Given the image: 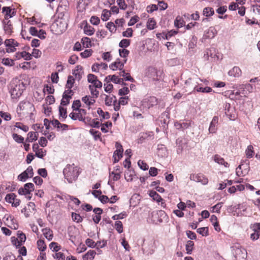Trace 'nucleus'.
<instances>
[{
    "mask_svg": "<svg viewBox=\"0 0 260 260\" xmlns=\"http://www.w3.org/2000/svg\"><path fill=\"white\" fill-rule=\"evenodd\" d=\"M75 83V79L74 77L71 75L69 76L68 77V80L67 82V84L66 85V88H70L73 87Z\"/></svg>",
    "mask_w": 260,
    "mask_h": 260,
    "instance_id": "obj_44",
    "label": "nucleus"
},
{
    "mask_svg": "<svg viewBox=\"0 0 260 260\" xmlns=\"http://www.w3.org/2000/svg\"><path fill=\"white\" fill-rule=\"evenodd\" d=\"M156 26V22L153 18L149 19L147 23V27L149 30L154 29Z\"/></svg>",
    "mask_w": 260,
    "mask_h": 260,
    "instance_id": "obj_47",
    "label": "nucleus"
},
{
    "mask_svg": "<svg viewBox=\"0 0 260 260\" xmlns=\"http://www.w3.org/2000/svg\"><path fill=\"white\" fill-rule=\"evenodd\" d=\"M190 179L197 182H200L206 185L208 182V179L202 174H192L190 176Z\"/></svg>",
    "mask_w": 260,
    "mask_h": 260,
    "instance_id": "obj_15",
    "label": "nucleus"
},
{
    "mask_svg": "<svg viewBox=\"0 0 260 260\" xmlns=\"http://www.w3.org/2000/svg\"><path fill=\"white\" fill-rule=\"evenodd\" d=\"M107 68L108 66L105 63H95L92 66L91 70L93 72H98L100 69L105 70L107 69Z\"/></svg>",
    "mask_w": 260,
    "mask_h": 260,
    "instance_id": "obj_26",
    "label": "nucleus"
},
{
    "mask_svg": "<svg viewBox=\"0 0 260 260\" xmlns=\"http://www.w3.org/2000/svg\"><path fill=\"white\" fill-rule=\"evenodd\" d=\"M82 101L87 106L88 109H90L91 106L95 103V99L90 95H85L82 97Z\"/></svg>",
    "mask_w": 260,
    "mask_h": 260,
    "instance_id": "obj_24",
    "label": "nucleus"
},
{
    "mask_svg": "<svg viewBox=\"0 0 260 260\" xmlns=\"http://www.w3.org/2000/svg\"><path fill=\"white\" fill-rule=\"evenodd\" d=\"M2 12L5 13V20H9V18L13 17L16 14L14 10H12L9 7H4L2 8Z\"/></svg>",
    "mask_w": 260,
    "mask_h": 260,
    "instance_id": "obj_20",
    "label": "nucleus"
},
{
    "mask_svg": "<svg viewBox=\"0 0 260 260\" xmlns=\"http://www.w3.org/2000/svg\"><path fill=\"white\" fill-rule=\"evenodd\" d=\"M217 34L216 29L213 26L210 27L208 29L204 31L203 37V40L212 39Z\"/></svg>",
    "mask_w": 260,
    "mask_h": 260,
    "instance_id": "obj_17",
    "label": "nucleus"
},
{
    "mask_svg": "<svg viewBox=\"0 0 260 260\" xmlns=\"http://www.w3.org/2000/svg\"><path fill=\"white\" fill-rule=\"evenodd\" d=\"M111 16V12L108 10L104 9L102 11L101 18L103 21H106Z\"/></svg>",
    "mask_w": 260,
    "mask_h": 260,
    "instance_id": "obj_41",
    "label": "nucleus"
},
{
    "mask_svg": "<svg viewBox=\"0 0 260 260\" xmlns=\"http://www.w3.org/2000/svg\"><path fill=\"white\" fill-rule=\"evenodd\" d=\"M251 231L250 237L251 240H257L260 237V223H254L250 226Z\"/></svg>",
    "mask_w": 260,
    "mask_h": 260,
    "instance_id": "obj_8",
    "label": "nucleus"
},
{
    "mask_svg": "<svg viewBox=\"0 0 260 260\" xmlns=\"http://www.w3.org/2000/svg\"><path fill=\"white\" fill-rule=\"evenodd\" d=\"M177 33V31L175 30H171L170 31H168L167 33L165 34H158L156 35L157 37L158 38L161 36L162 38L166 39V40H169L171 37L174 36Z\"/></svg>",
    "mask_w": 260,
    "mask_h": 260,
    "instance_id": "obj_32",
    "label": "nucleus"
},
{
    "mask_svg": "<svg viewBox=\"0 0 260 260\" xmlns=\"http://www.w3.org/2000/svg\"><path fill=\"white\" fill-rule=\"evenodd\" d=\"M138 242L142 246L143 254L149 255L154 252V241L152 239H145L144 238L138 240Z\"/></svg>",
    "mask_w": 260,
    "mask_h": 260,
    "instance_id": "obj_3",
    "label": "nucleus"
},
{
    "mask_svg": "<svg viewBox=\"0 0 260 260\" xmlns=\"http://www.w3.org/2000/svg\"><path fill=\"white\" fill-rule=\"evenodd\" d=\"M194 90H196V91L198 92H202V93H209L211 92L212 91V89L208 86H206L205 87H195Z\"/></svg>",
    "mask_w": 260,
    "mask_h": 260,
    "instance_id": "obj_39",
    "label": "nucleus"
},
{
    "mask_svg": "<svg viewBox=\"0 0 260 260\" xmlns=\"http://www.w3.org/2000/svg\"><path fill=\"white\" fill-rule=\"evenodd\" d=\"M72 218L74 221L77 223L81 222L82 221V218L80 215L76 213H72Z\"/></svg>",
    "mask_w": 260,
    "mask_h": 260,
    "instance_id": "obj_59",
    "label": "nucleus"
},
{
    "mask_svg": "<svg viewBox=\"0 0 260 260\" xmlns=\"http://www.w3.org/2000/svg\"><path fill=\"white\" fill-rule=\"evenodd\" d=\"M34 110L33 105L28 101L20 102L17 107V111H25L26 113L31 112Z\"/></svg>",
    "mask_w": 260,
    "mask_h": 260,
    "instance_id": "obj_12",
    "label": "nucleus"
},
{
    "mask_svg": "<svg viewBox=\"0 0 260 260\" xmlns=\"http://www.w3.org/2000/svg\"><path fill=\"white\" fill-rule=\"evenodd\" d=\"M149 195L151 198H152L153 200L156 201L158 203L162 202L163 200L160 196L155 191H149Z\"/></svg>",
    "mask_w": 260,
    "mask_h": 260,
    "instance_id": "obj_34",
    "label": "nucleus"
},
{
    "mask_svg": "<svg viewBox=\"0 0 260 260\" xmlns=\"http://www.w3.org/2000/svg\"><path fill=\"white\" fill-rule=\"evenodd\" d=\"M136 175L134 173H132L131 172H126L124 175L125 179L127 182L133 181Z\"/></svg>",
    "mask_w": 260,
    "mask_h": 260,
    "instance_id": "obj_52",
    "label": "nucleus"
},
{
    "mask_svg": "<svg viewBox=\"0 0 260 260\" xmlns=\"http://www.w3.org/2000/svg\"><path fill=\"white\" fill-rule=\"evenodd\" d=\"M106 80H108V82L111 81L116 84H120L121 83L123 82V79L119 78L117 76L115 75L112 76L109 75L106 77Z\"/></svg>",
    "mask_w": 260,
    "mask_h": 260,
    "instance_id": "obj_29",
    "label": "nucleus"
},
{
    "mask_svg": "<svg viewBox=\"0 0 260 260\" xmlns=\"http://www.w3.org/2000/svg\"><path fill=\"white\" fill-rule=\"evenodd\" d=\"M12 137L14 140L18 143H23L24 141V138L17 134H13Z\"/></svg>",
    "mask_w": 260,
    "mask_h": 260,
    "instance_id": "obj_56",
    "label": "nucleus"
},
{
    "mask_svg": "<svg viewBox=\"0 0 260 260\" xmlns=\"http://www.w3.org/2000/svg\"><path fill=\"white\" fill-rule=\"evenodd\" d=\"M5 200L7 202L11 204L13 207H17L20 205V200L16 198V196L14 193L7 194Z\"/></svg>",
    "mask_w": 260,
    "mask_h": 260,
    "instance_id": "obj_13",
    "label": "nucleus"
},
{
    "mask_svg": "<svg viewBox=\"0 0 260 260\" xmlns=\"http://www.w3.org/2000/svg\"><path fill=\"white\" fill-rule=\"evenodd\" d=\"M127 216V214L125 212H122L118 214H115L113 215L112 218L113 220L122 219Z\"/></svg>",
    "mask_w": 260,
    "mask_h": 260,
    "instance_id": "obj_62",
    "label": "nucleus"
},
{
    "mask_svg": "<svg viewBox=\"0 0 260 260\" xmlns=\"http://www.w3.org/2000/svg\"><path fill=\"white\" fill-rule=\"evenodd\" d=\"M81 42L83 46L85 47L89 48L91 46L90 40L87 37L82 38Z\"/></svg>",
    "mask_w": 260,
    "mask_h": 260,
    "instance_id": "obj_61",
    "label": "nucleus"
},
{
    "mask_svg": "<svg viewBox=\"0 0 260 260\" xmlns=\"http://www.w3.org/2000/svg\"><path fill=\"white\" fill-rule=\"evenodd\" d=\"M97 113L103 119H107L110 117L109 113L108 112H105L100 108L98 109Z\"/></svg>",
    "mask_w": 260,
    "mask_h": 260,
    "instance_id": "obj_55",
    "label": "nucleus"
},
{
    "mask_svg": "<svg viewBox=\"0 0 260 260\" xmlns=\"http://www.w3.org/2000/svg\"><path fill=\"white\" fill-rule=\"evenodd\" d=\"M114 100H116L115 96H110L108 95H106L105 102V105L106 106H109L112 105V103H113V101Z\"/></svg>",
    "mask_w": 260,
    "mask_h": 260,
    "instance_id": "obj_58",
    "label": "nucleus"
},
{
    "mask_svg": "<svg viewBox=\"0 0 260 260\" xmlns=\"http://www.w3.org/2000/svg\"><path fill=\"white\" fill-rule=\"evenodd\" d=\"M89 133L93 136L94 139L95 140H102L101 138V133L99 131H96L94 129H91L89 131Z\"/></svg>",
    "mask_w": 260,
    "mask_h": 260,
    "instance_id": "obj_45",
    "label": "nucleus"
},
{
    "mask_svg": "<svg viewBox=\"0 0 260 260\" xmlns=\"http://www.w3.org/2000/svg\"><path fill=\"white\" fill-rule=\"evenodd\" d=\"M214 160L217 164L223 165L225 167H229V164L224 160V159L220 156L216 154L214 156Z\"/></svg>",
    "mask_w": 260,
    "mask_h": 260,
    "instance_id": "obj_31",
    "label": "nucleus"
},
{
    "mask_svg": "<svg viewBox=\"0 0 260 260\" xmlns=\"http://www.w3.org/2000/svg\"><path fill=\"white\" fill-rule=\"evenodd\" d=\"M77 111L78 113L72 112L69 114V117L73 120H78L86 123V118L84 116L86 114V111L84 109H80Z\"/></svg>",
    "mask_w": 260,
    "mask_h": 260,
    "instance_id": "obj_9",
    "label": "nucleus"
},
{
    "mask_svg": "<svg viewBox=\"0 0 260 260\" xmlns=\"http://www.w3.org/2000/svg\"><path fill=\"white\" fill-rule=\"evenodd\" d=\"M121 177L120 173H116L114 172H111L109 173V178L114 181L118 180Z\"/></svg>",
    "mask_w": 260,
    "mask_h": 260,
    "instance_id": "obj_50",
    "label": "nucleus"
},
{
    "mask_svg": "<svg viewBox=\"0 0 260 260\" xmlns=\"http://www.w3.org/2000/svg\"><path fill=\"white\" fill-rule=\"evenodd\" d=\"M18 238L16 239V241L18 242V244L16 243L14 245L16 247H21V246L25 242L26 237L25 235L21 231H18L17 233Z\"/></svg>",
    "mask_w": 260,
    "mask_h": 260,
    "instance_id": "obj_22",
    "label": "nucleus"
},
{
    "mask_svg": "<svg viewBox=\"0 0 260 260\" xmlns=\"http://www.w3.org/2000/svg\"><path fill=\"white\" fill-rule=\"evenodd\" d=\"M176 144L177 146L176 152L177 154H180L182 152L184 148V146H183L182 144V140L178 139L176 140Z\"/></svg>",
    "mask_w": 260,
    "mask_h": 260,
    "instance_id": "obj_53",
    "label": "nucleus"
},
{
    "mask_svg": "<svg viewBox=\"0 0 260 260\" xmlns=\"http://www.w3.org/2000/svg\"><path fill=\"white\" fill-rule=\"evenodd\" d=\"M198 79L199 78L196 75H194L192 77L188 78L184 83V88H186V91L193 89L191 92L196 91L194 87L201 85V84H199Z\"/></svg>",
    "mask_w": 260,
    "mask_h": 260,
    "instance_id": "obj_6",
    "label": "nucleus"
},
{
    "mask_svg": "<svg viewBox=\"0 0 260 260\" xmlns=\"http://www.w3.org/2000/svg\"><path fill=\"white\" fill-rule=\"evenodd\" d=\"M80 173V168L74 164L67 165L63 170L64 178L69 183L76 181Z\"/></svg>",
    "mask_w": 260,
    "mask_h": 260,
    "instance_id": "obj_2",
    "label": "nucleus"
},
{
    "mask_svg": "<svg viewBox=\"0 0 260 260\" xmlns=\"http://www.w3.org/2000/svg\"><path fill=\"white\" fill-rule=\"evenodd\" d=\"M253 146L251 145L248 146L245 151L246 157L248 158L252 157L254 153Z\"/></svg>",
    "mask_w": 260,
    "mask_h": 260,
    "instance_id": "obj_49",
    "label": "nucleus"
},
{
    "mask_svg": "<svg viewBox=\"0 0 260 260\" xmlns=\"http://www.w3.org/2000/svg\"><path fill=\"white\" fill-rule=\"evenodd\" d=\"M16 55L18 59L23 58L26 60H29L31 59V54L26 51L18 52L16 53Z\"/></svg>",
    "mask_w": 260,
    "mask_h": 260,
    "instance_id": "obj_27",
    "label": "nucleus"
},
{
    "mask_svg": "<svg viewBox=\"0 0 260 260\" xmlns=\"http://www.w3.org/2000/svg\"><path fill=\"white\" fill-rule=\"evenodd\" d=\"M115 147L116 150L114 152L113 157L114 162H118L119 159L122 157V153L123 149L121 144L118 142L115 143Z\"/></svg>",
    "mask_w": 260,
    "mask_h": 260,
    "instance_id": "obj_16",
    "label": "nucleus"
},
{
    "mask_svg": "<svg viewBox=\"0 0 260 260\" xmlns=\"http://www.w3.org/2000/svg\"><path fill=\"white\" fill-rule=\"evenodd\" d=\"M15 126L25 132H27L29 130V127L28 126L24 125L21 122H17L15 124Z\"/></svg>",
    "mask_w": 260,
    "mask_h": 260,
    "instance_id": "obj_63",
    "label": "nucleus"
},
{
    "mask_svg": "<svg viewBox=\"0 0 260 260\" xmlns=\"http://www.w3.org/2000/svg\"><path fill=\"white\" fill-rule=\"evenodd\" d=\"M26 84L22 80L14 79L11 83L10 93L13 99H18L26 88Z\"/></svg>",
    "mask_w": 260,
    "mask_h": 260,
    "instance_id": "obj_1",
    "label": "nucleus"
},
{
    "mask_svg": "<svg viewBox=\"0 0 260 260\" xmlns=\"http://www.w3.org/2000/svg\"><path fill=\"white\" fill-rule=\"evenodd\" d=\"M197 233L201 235L202 236L207 237L209 235V231L208 227L200 228L197 229Z\"/></svg>",
    "mask_w": 260,
    "mask_h": 260,
    "instance_id": "obj_43",
    "label": "nucleus"
},
{
    "mask_svg": "<svg viewBox=\"0 0 260 260\" xmlns=\"http://www.w3.org/2000/svg\"><path fill=\"white\" fill-rule=\"evenodd\" d=\"M34 190V185L32 183H27L24 184L23 187L20 188L18 192L20 195L30 194V192Z\"/></svg>",
    "mask_w": 260,
    "mask_h": 260,
    "instance_id": "obj_14",
    "label": "nucleus"
},
{
    "mask_svg": "<svg viewBox=\"0 0 260 260\" xmlns=\"http://www.w3.org/2000/svg\"><path fill=\"white\" fill-rule=\"evenodd\" d=\"M37 246L39 250L43 252L46 249V245L43 240H39L37 241Z\"/></svg>",
    "mask_w": 260,
    "mask_h": 260,
    "instance_id": "obj_48",
    "label": "nucleus"
},
{
    "mask_svg": "<svg viewBox=\"0 0 260 260\" xmlns=\"http://www.w3.org/2000/svg\"><path fill=\"white\" fill-rule=\"evenodd\" d=\"M138 165L139 168L143 171H146L149 168L148 165L144 161L142 160H139L138 161Z\"/></svg>",
    "mask_w": 260,
    "mask_h": 260,
    "instance_id": "obj_57",
    "label": "nucleus"
},
{
    "mask_svg": "<svg viewBox=\"0 0 260 260\" xmlns=\"http://www.w3.org/2000/svg\"><path fill=\"white\" fill-rule=\"evenodd\" d=\"M157 104V99L154 96H149L144 99L141 101V106L143 110H148L151 107L156 105Z\"/></svg>",
    "mask_w": 260,
    "mask_h": 260,
    "instance_id": "obj_7",
    "label": "nucleus"
},
{
    "mask_svg": "<svg viewBox=\"0 0 260 260\" xmlns=\"http://www.w3.org/2000/svg\"><path fill=\"white\" fill-rule=\"evenodd\" d=\"M96 87H94L93 86H89V89L90 91V93L92 95V97L96 99L98 97L99 94V91L96 89Z\"/></svg>",
    "mask_w": 260,
    "mask_h": 260,
    "instance_id": "obj_54",
    "label": "nucleus"
},
{
    "mask_svg": "<svg viewBox=\"0 0 260 260\" xmlns=\"http://www.w3.org/2000/svg\"><path fill=\"white\" fill-rule=\"evenodd\" d=\"M228 75L231 77L238 78L241 76L242 71L239 67L235 66L228 72Z\"/></svg>",
    "mask_w": 260,
    "mask_h": 260,
    "instance_id": "obj_23",
    "label": "nucleus"
},
{
    "mask_svg": "<svg viewBox=\"0 0 260 260\" xmlns=\"http://www.w3.org/2000/svg\"><path fill=\"white\" fill-rule=\"evenodd\" d=\"M130 45V40L128 39H122L119 44V46L121 48H126Z\"/></svg>",
    "mask_w": 260,
    "mask_h": 260,
    "instance_id": "obj_60",
    "label": "nucleus"
},
{
    "mask_svg": "<svg viewBox=\"0 0 260 260\" xmlns=\"http://www.w3.org/2000/svg\"><path fill=\"white\" fill-rule=\"evenodd\" d=\"M83 30L84 33L88 36H91L93 35L94 32V28L91 26L88 25L84 26Z\"/></svg>",
    "mask_w": 260,
    "mask_h": 260,
    "instance_id": "obj_42",
    "label": "nucleus"
},
{
    "mask_svg": "<svg viewBox=\"0 0 260 260\" xmlns=\"http://www.w3.org/2000/svg\"><path fill=\"white\" fill-rule=\"evenodd\" d=\"M96 255V252L94 250H89L87 253L82 256L83 260H93Z\"/></svg>",
    "mask_w": 260,
    "mask_h": 260,
    "instance_id": "obj_28",
    "label": "nucleus"
},
{
    "mask_svg": "<svg viewBox=\"0 0 260 260\" xmlns=\"http://www.w3.org/2000/svg\"><path fill=\"white\" fill-rule=\"evenodd\" d=\"M203 13L206 17H210L214 14V10L212 8L206 7L204 9Z\"/></svg>",
    "mask_w": 260,
    "mask_h": 260,
    "instance_id": "obj_46",
    "label": "nucleus"
},
{
    "mask_svg": "<svg viewBox=\"0 0 260 260\" xmlns=\"http://www.w3.org/2000/svg\"><path fill=\"white\" fill-rule=\"evenodd\" d=\"M219 121V117L217 116H214L210 123L209 127V132L210 134H215L216 133L218 128V124Z\"/></svg>",
    "mask_w": 260,
    "mask_h": 260,
    "instance_id": "obj_18",
    "label": "nucleus"
},
{
    "mask_svg": "<svg viewBox=\"0 0 260 260\" xmlns=\"http://www.w3.org/2000/svg\"><path fill=\"white\" fill-rule=\"evenodd\" d=\"M114 228L118 233L121 234L123 232V225L121 221H116L115 223Z\"/></svg>",
    "mask_w": 260,
    "mask_h": 260,
    "instance_id": "obj_51",
    "label": "nucleus"
},
{
    "mask_svg": "<svg viewBox=\"0 0 260 260\" xmlns=\"http://www.w3.org/2000/svg\"><path fill=\"white\" fill-rule=\"evenodd\" d=\"M66 20L61 17H58L52 24L51 28L52 31L56 34H61L64 32L67 28Z\"/></svg>",
    "mask_w": 260,
    "mask_h": 260,
    "instance_id": "obj_4",
    "label": "nucleus"
},
{
    "mask_svg": "<svg viewBox=\"0 0 260 260\" xmlns=\"http://www.w3.org/2000/svg\"><path fill=\"white\" fill-rule=\"evenodd\" d=\"M224 113L227 117L231 120L235 119V115L233 113V109L231 108V105L228 103H225L224 104Z\"/></svg>",
    "mask_w": 260,
    "mask_h": 260,
    "instance_id": "obj_21",
    "label": "nucleus"
},
{
    "mask_svg": "<svg viewBox=\"0 0 260 260\" xmlns=\"http://www.w3.org/2000/svg\"><path fill=\"white\" fill-rule=\"evenodd\" d=\"M34 175L33 169L31 166H29L26 170L18 176V179L20 181L25 182L29 178L32 177Z\"/></svg>",
    "mask_w": 260,
    "mask_h": 260,
    "instance_id": "obj_11",
    "label": "nucleus"
},
{
    "mask_svg": "<svg viewBox=\"0 0 260 260\" xmlns=\"http://www.w3.org/2000/svg\"><path fill=\"white\" fill-rule=\"evenodd\" d=\"M4 30L6 34L11 35L12 32L13 26L10 20H4L3 21Z\"/></svg>",
    "mask_w": 260,
    "mask_h": 260,
    "instance_id": "obj_25",
    "label": "nucleus"
},
{
    "mask_svg": "<svg viewBox=\"0 0 260 260\" xmlns=\"http://www.w3.org/2000/svg\"><path fill=\"white\" fill-rule=\"evenodd\" d=\"M59 117L61 120H64L67 117V109L61 106L59 107Z\"/></svg>",
    "mask_w": 260,
    "mask_h": 260,
    "instance_id": "obj_38",
    "label": "nucleus"
},
{
    "mask_svg": "<svg viewBox=\"0 0 260 260\" xmlns=\"http://www.w3.org/2000/svg\"><path fill=\"white\" fill-rule=\"evenodd\" d=\"M194 246V243L193 241L191 240H188L187 241L186 244L185 245V249L186 251V253L188 254H191L193 250Z\"/></svg>",
    "mask_w": 260,
    "mask_h": 260,
    "instance_id": "obj_37",
    "label": "nucleus"
},
{
    "mask_svg": "<svg viewBox=\"0 0 260 260\" xmlns=\"http://www.w3.org/2000/svg\"><path fill=\"white\" fill-rule=\"evenodd\" d=\"M222 204L223 203L222 202L218 203L215 205L211 208L210 211L212 213H219L220 212L221 208L222 206Z\"/></svg>",
    "mask_w": 260,
    "mask_h": 260,
    "instance_id": "obj_40",
    "label": "nucleus"
},
{
    "mask_svg": "<svg viewBox=\"0 0 260 260\" xmlns=\"http://www.w3.org/2000/svg\"><path fill=\"white\" fill-rule=\"evenodd\" d=\"M82 73L83 68L80 65L77 66L76 67V69L73 72V74L75 76L76 78L78 80H80L81 79Z\"/></svg>",
    "mask_w": 260,
    "mask_h": 260,
    "instance_id": "obj_30",
    "label": "nucleus"
},
{
    "mask_svg": "<svg viewBox=\"0 0 260 260\" xmlns=\"http://www.w3.org/2000/svg\"><path fill=\"white\" fill-rule=\"evenodd\" d=\"M126 62V59H125L123 62L120 61L119 59H117L115 61L112 62L109 68L113 71L119 70H122L124 67V64Z\"/></svg>",
    "mask_w": 260,
    "mask_h": 260,
    "instance_id": "obj_19",
    "label": "nucleus"
},
{
    "mask_svg": "<svg viewBox=\"0 0 260 260\" xmlns=\"http://www.w3.org/2000/svg\"><path fill=\"white\" fill-rule=\"evenodd\" d=\"M4 44L7 47L6 51L8 53L15 52L16 50V47L19 46V43L13 39H6Z\"/></svg>",
    "mask_w": 260,
    "mask_h": 260,
    "instance_id": "obj_10",
    "label": "nucleus"
},
{
    "mask_svg": "<svg viewBox=\"0 0 260 260\" xmlns=\"http://www.w3.org/2000/svg\"><path fill=\"white\" fill-rule=\"evenodd\" d=\"M50 248L53 251L57 252L60 249V246L56 242H52L49 245Z\"/></svg>",
    "mask_w": 260,
    "mask_h": 260,
    "instance_id": "obj_64",
    "label": "nucleus"
},
{
    "mask_svg": "<svg viewBox=\"0 0 260 260\" xmlns=\"http://www.w3.org/2000/svg\"><path fill=\"white\" fill-rule=\"evenodd\" d=\"M38 134L36 132H30L27 134V137L26 139V142H32L37 140Z\"/></svg>",
    "mask_w": 260,
    "mask_h": 260,
    "instance_id": "obj_36",
    "label": "nucleus"
},
{
    "mask_svg": "<svg viewBox=\"0 0 260 260\" xmlns=\"http://www.w3.org/2000/svg\"><path fill=\"white\" fill-rule=\"evenodd\" d=\"M52 124L53 126L58 128L62 129V130H66L68 129V125L66 124L61 123L58 120L54 119L52 121Z\"/></svg>",
    "mask_w": 260,
    "mask_h": 260,
    "instance_id": "obj_33",
    "label": "nucleus"
},
{
    "mask_svg": "<svg viewBox=\"0 0 260 260\" xmlns=\"http://www.w3.org/2000/svg\"><path fill=\"white\" fill-rule=\"evenodd\" d=\"M42 232L45 237L51 241L53 238V232L49 228H45L42 230Z\"/></svg>",
    "mask_w": 260,
    "mask_h": 260,
    "instance_id": "obj_35",
    "label": "nucleus"
},
{
    "mask_svg": "<svg viewBox=\"0 0 260 260\" xmlns=\"http://www.w3.org/2000/svg\"><path fill=\"white\" fill-rule=\"evenodd\" d=\"M232 249L236 260H246L247 251L240 244H237L233 245Z\"/></svg>",
    "mask_w": 260,
    "mask_h": 260,
    "instance_id": "obj_5",
    "label": "nucleus"
}]
</instances>
